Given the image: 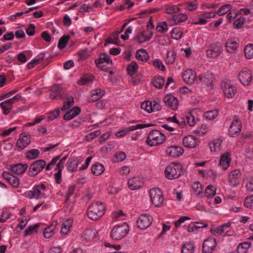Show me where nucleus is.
<instances>
[{
  "mask_svg": "<svg viewBox=\"0 0 253 253\" xmlns=\"http://www.w3.org/2000/svg\"><path fill=\"white\" fill-rule=\"evenodd\" d=\"M70 37L68 35H64L61 37L58 41V47L62 49L65 48L66 46L67 42L70 39Z\"/></svg>",
  "mask_w": 253,
  "mask_h": 253,
  "instance_id": "55",
  "label": "nucleus"
},
{
  "mask_svg": "<svg viewBox=\"0 0 253 253\" xmlns=\"http://www.w3.org/2000/svg\"><path fill=\"white\" fill-rule=\"evenodd\" d=\"M222 141L220 139H216L211 142L210 144L211 150L213 152H218L220 150V146Z\"/></svg>",
  "mask_w": 253,
  "mask_h": 253,
  "instance_id": "48",
  "label": "nucleus"
},
{
  "mask_svg": "<svg viewBox=\"0 0 253 253\" xmlns=\"http://www.w3.org/2000/svg\"><path fill=\"white\" fill-rule=\"evenodd\" d=\"M216 247V240L209 237L206 239L203 244L202 252L204 253H212Z\"/></svg>",
  "mask_w": 253,
  "mask_h": 253,
  "instance_id": "15",
  "label": "nucleus"
},
{
  "mask_svg": "<svg viewBox=\"0 0 253 253\" xmlns=\"http://www.w3.org/2000/svg\"><path fill=\"white\" fill-rule=\"evenodd\" d=\"M251 243L249 242L241 243L239 244L237 248L238 253H247L249 249L251 247Z\"/></svg>",
  "mask_w": 253,
  "mask_h": 253,
  "instance_id": "42",
  "label": "nucleus"
},
{
  "mask_svg": "<svg viewBox=\"0 0 253 253\" xmlns=\"http://www.w3.org/2000/svg\"><path fill=\"white\" fill-rule=\"evenodd\" d=\"M46 188L43 184L35 185L31 190L25 193V196L30 199H36L37 200L45 198Z\"/></svg>",
  "mask_w": 253,
  "mask_h": 253,
  "instance_id": "4",
  "label": "nucleus"
},
{
  "mask_svg": "<svg viewBox=\"0 0 253 253\" xmlns=\"http://www.w3.org/2000/svg\"><path fill=\"white\" fill-rule=\"evenodd\" d=\"M93 79L94 77L92 75H85L78 81V84L80 85L87 84L92 82Z\"/></svg>",
  "mask_w": 253,
  "mask_h": 253,
  "instance_id": "44",
  "label": "nucleus"
},
{
  "mask_svg": "<svg viewBox=\"0 0 253 253\" xmlns=\"http://www.w3.org/2000/svg\"><path fill=\"white\" fill-rule=\"evenodd\" d=\"M184 82L187 84H192L196 78V73L191 69L186 70L182 74Z\"/></svg>",
  "mask_w": 253,
  "mask_h": 253,
  "instance_id": "27",
  "label": "nucleus"
},
{
  "mask_svg": "<svg viewBox=\"0 0 253 253\" xmlns=\"http://www.w3.org/2000/svg\"><path fill=\"white\" fill-rule=\"evenodd\" d=\"M71 227V222L69 220H67L66 222H64L62 225L60 231L61 233L62 234L66 235Z\"/></svg>",
  "mask_w": 253,
  "mask_h": 253,
  "instance_id": "60",
  "label": "nucleus"
},
{
  "mask_svg": "<svg viewBox=\"0 0 253 253\" xmlns=\"http://www.w3.org/2000/svg\"><path fill=\"white\" fill-rule=\"evenodd\" d=\"M188 16L186 14L180 13L178 14H173L171 16L170 20L172 22L173 25H178L182 22L185 21L187 19Z\"/></svg>",
  "mask_w": 253,
  "mask_h": 253,
  "instance_id": "34",
  "label": "nucleus"
},
{
  "mask_svg": "<svg viewBox=\"0 0 253 253\" xmlns=\"http://www.w3.org/2000/svg\"><path fill=\"white\" fill-rule=\"evenodd\" d=\"M216 188L211 185H209L205 190V196L208 198H211L216 194Z\"/></svg>",
  "mask_w": 253,
  "mask_h": 253,
  "instance_id": "53",
  "label": "nucleus"
},
{
  "mask_svg": "<svg viewBox=\"0 0 253 253\" xmlns=\"http://www.w3.org/2000/svg\"><path fill=\"white\" fill-rule=\"evenodd\" d=\"M138 65L135 61H132L130 64L127 65V73L130 76H133L138 69Z\"/></svg>",
  "mask_w": 253,
  "mask_h": 253,
  "instance_id": "51",
  "label": "nucleus"
},
{
  "mask_svg": "<svg viewBox=\"0 0 253 253\" xmlns=\"http://www.w3.org/2000/svg\"><path fill=\"white\" fill-rule=\"evenodd\" d=\"M176 55V52L174 51H168L165 59L166 62L170 65L173 64L175 62Z\"/></svg>",
  "mask_w": 253,
  "mask_h": 253,
  "instance_id": "46",
  "label": "nucleus"
},
{
  "mask_svg": "<svg viewBox=\"0 0 253 253\" xmlns=\"http://www.w3.org/2000/svg\"><path fill=\"white\" fill-rule=\"evenodd\" d=\"M95 63L98 68L101 70H104L103 69L104 63L111 65L112 64V60H111L110 55L107 53H103L100 54L99 58L95 60Z\"/></svg>",
  "mask_w": 253,
  "mask_h": 253,
  "instance_id": "20",
  "label": "nucleus"
},
{
  "mask_svg": "<svg viewBox=\"0 0 253 253\" xmlns=\"http://www.w3.org/2000/svg\"><path fill=\"white\" fill-rule=\"evenodd\" d=\"M192 188L195 193L198 195H199L202 193L203 190L202 186L199 182H196L193 183L192 185Z\"/></svg>",
  "mask_w": 253,
  "mask_h": 253,
  "instance_id": "61",
  "label": "nucleus"
},
{
  "mask_svg": "<svg viewBox=\"0 0 253 253\" xmlns=\"http://www.w3.org/2000/svg\"><path fill=\"white\" fill-rule=\"evenodd\" d=\"M153 218L150 214L143 213L141 214L137 220L138 228L144 230L149 227L152 223Z\"/></svg>",
  "mask_w": 253,
  "mask_h": 253,
  "instance_id": "10",
  "label": "nucleus"
},
{
  "mask_svg": "<svg viewBox=\"0 0 253 253\" xmlns=\"http://www.w3.org/2000/svg\"><path fill=\"white\" fill-rule=\"evenodd\" d=\"M21 98V95L17 94L13 97L0 103V107L3 111V113L5 115H8L12 109L13 104L20 100Z\"/></svg>",
  "mask_w": 253,
  "mask_h": 253,
  "instance_id": "7",
  "label": "nucleus"
},
{
  "mask_svg": "<svg viewBox=\"0 0 253 253\" xmlns=\"http://www.w3.org/2000/svg\"><path fill=\"white\" fill-rule=\"evenodd\" d=\"M242 128V123L238 118H235L232 121L229 126L228 134L230 137H235L238 135Z\"/></svg>",
  "mask_w": 253,
  "mask_h": 253,
  "instance_id": "8",
  "label": "nucleus"
},
{
  "mask_svg": "<svg viewBox=\"0 0 253 253\" xmlns=\"http://www.w3.org/2000/svg\"><path fill=\"white\" fill-rule=\"evenodd\" d=\"M183 174V166L180 164L171 163L165 170V175L169 180L177 179Z\"/></svg>",
  "mask_w": 253,
  "mask_h": 253,
  "instance_id": "2",
  "label": "nucleus"
},
{
  "mask_svg": "<svg viewBox=\"0 0 253 253\" xmlns=\"http://www.w3.org/2000/svg\"><path fill=\"white\" fill-rule=\"evenodd\" d=\"M199 80L206 86H211L213 82V75L210 72H206L199 76Z\"/></svg>",
  "mask_w": 253,
  "mask_h": 253,
  "instance_id": "31",
  "label": "nucleus"
},
{
  "mask_svg": "<svg viewBox=\"0 0 253 253\" xmlns=\"http://www.w3.org/2000/svg\"><path fill=\"white\" fill-rule=\"evenodd\" d=\"M40 151L37 149H31L26 153V158L28 160H34L38 157Z\"/></svg>",
  "mask_w": 253,
  "mask_h": 253,
  "instance_id": "47",
  "label": "nucleus"
},
{
  "mask_svg": "<svg viewBox=\"0 0 253 253\" xmlns=\"http://www.w3.org/2000/svg\"><path fill=\"white\" fill-rule=\"evenodd\" d=\"M151 202L156 207H161L164 204V198L161 190L158 188H153L150 190Z\"/></svg>",
  "mask_w": 253,
  "mask_h": 253,
  "instance_id": "6",
  "label": "nucleus"
},
{
  "mask_svg": "<svg viewBox=\"0 0 253 253\" xmlns=\"http://www.w3.org/2000/svg\"><path fill=\"white\" fill-rule=\"evenodd\" d=\"M253 136V134L251 132L249 131H243L238 138L237 143L238 145H243L249 141Z\"/></svg>",
  "mask_w": 253,
  "mask_h": 253,
  "instance_id": "35",
  "label": "nucleus"
},
{
  "mask_svg": "<svg viewBox=\"0 0 253 253\" xmlns=\"http://www.w3.org/2000/svg\"><path fill=\"white\" fill-rule=\"evenodd\" d=\"M128 232V226L126 223L116 225L111 230V237L113 240H119L126 236Z\"/></svg>",
  "mask_w": 253,
  "mask_h": 253,
  "instance_id": "5",
  "label": "nucleus"
},
{
  "mask_svg": "<svg viewBox=\"0 0 253 253\" xmlns=\"http://www.w3.org/2000/svg\"><path fill=\"white\" fill-rule=\"evenodd\" d=\"M231 161V154L229 152H225L220 156L219 166L223 170H225L229 167Z\"/></svg>",
  "mask_w": 253,
  "mask_h": 253,
  "instance_id": "21",
  "label": "nucleus"
},
{
  "mask_svg": "<svg viewBox=\"0 0 253 253\" xmlns=\"http://www.w3.org/2000/svg\"><path fill=\"white\" fill-rule=\"evenodd\" d=\"M105 168L104 166L99 163H96L93 164L91 167V172L95 175H100L104 171Z\"/></svg>",
  "mask_w": 253,
  "mask_h": 253,
  "instance_id": "36",
  "label": "nucleus"
},
{
  "mask_svg": "<svg viewBox=\"0 0 253 253\" xmlns=\"http://www.w3.org/2000/svg\"><path fill=\"white\" fill-rule=\"evenodd\" d=\"M128 188L131 190H135L141 187L142 182L139 177H132L128 179Z\"/></svg>",
  "mask_w": 253,
  "mask_h": 253,
  "instance_id": "32",
  "label": "nucleus"
},
{
  "mask_svg": "<svg viewBox=\"0 0 253 253\" xmlns=\"http://www.w3.org/2000/svg\"><path fill=\"white\" fill-rule=\"evenodd\" d=\"M166 139V136L165 134L154 129L149 132L145 143L149 146H155L163 143Z\"/></svg>",
  "mask_w": 253,
  "mask_h": 253,
  "instance_id": "3",
  "label": "nucleus"
},
{
  "mask_svg": "<svg viewBox=\"0 0 253 253\" xmlns=\"http://www.w3.org/2000/svg\"><path fill=\"white\" fill-rule=\"evenodd\" d=\"M141 108L149 113L152 112V101L149 100L144 101L141 105Z\"/></svg>",
  "mask_w": 253,
  "mask_h": 253,
  "instance_id": "57",
  "label": "nucleus"
},
{
  "mask_svg": "<svg viewBox=\"0 0 253 253\" xmlns=\"http://www.w3.org/2000/svg\"><path fill=\"white\" fill-rule=\"evenodd\" d=\"M231 222H228L224 223L219 227H213L211 229V232L215 236L221 235L223 233L227 234L229 229L231 226Z\"/></svg>",
  "mask_w": 253,
  "mask_h": 253,
  "instance_id": "25",
  "label": "nucleus"
},
{
  "mask_svg": "<svg viewBox=\"0 0 253 253\" xmlns=\"http://www.w3.org/2000/svg\"><path fill=\"white\" fill-rule=\"evenodd\" d=\"M232 6L229 4H226L220 7L218 10L216 11V14L219 16H222L226 13H228L231 9Z\"/></svg>",
  "mask_w": 253,
  "mask_h": 253,
  "instance_id": "43",
  "label": "nucleus"
},
{
  "mask_svg": "<svg viewBox=\"0 0 253 253\" xmlns=\"http://www.w3.org/2000/svg\"><path fill=\"white\" fill-rule=\"evenodd\" d=\"M126 154L125 152L120 151L115 153L114 158H113V162L114 163H119L122 162L126 158Z\"/></svg>",
  "mask_w": 253,
  "mask_h": 253,
  "instance_id": "54",
  "label": "nucleus"
},
{
  "mask_svg": "<svg viewBox=\"0 0 253 253\" xmlns=\"http://www.w3.org/2000/svg\"><path fill=\"white\" fill-rule=\"evenodd\" d=\"M218 115V111L217 109L207 111L204 114L205 118L209 120H212L216 118Z\"/></svg>",
  "mask_w": 253,
  "mask_h": 253,
  "instance_id": "49",
  "label": "nucleus"
},
{
  "mask_svg": "<svg viewBox=\"0 0 253 253\" xmlns=\"http://www.w3.org/2000/svg\"><path fill=\"white\" fill-rule=\"evenodd\" d=\"M39 227V225L36 224L33 226H30L24 232V236H28L31 235L33 233L37 232V229Z\"/></svg>",
  "mask_w": 253,
  "mask_h": 253,
  "instance_id": "59",
  "label": "nucleus"
},
{
  "mask_svg": "<svg viewBox=\"0 0 253 253\" xmlns=\"http://www.w3.org/2000/svg\"><path fill=\"white\" fill-rule=\"evenodd\" d=\"M105 212V205L102 202H97L92 203L87 209V216L92 220L100 218Z\"/></svg>",
  "mask_w": 253,
  "mask_h": 253,
  "instance_id": "1",
  "label": "nucleus"
},
{
  "mask_svg": "<svg viewBox=\"0 0 253 253\" xmlns=\"http://www.w3.org/2000/svg\"><path fill=\"white\" fill-rule=\"evenodd\" d=\"M164 102L166 106L173 110H175L178 108L177 99L171 94H167L164 98Z\"/></svg>",
  "mask_w": 253,
  "mask_h": 253,
  "instance_id": "22",
  "label": "nucleus"
},
{
  "mask_svg": "<svg viewBox=\"0 0 253 253\" xmlns=\"http://www.w3.org/2000/svg\"><path fill=\"white\" fill-rule=\"evenodd\" d=\"M56 228V224L52 223L50 226L47 227L44 231V237L46 239L51 238L54 234V230Z\"/></svg>",
  "mask_w": 253,
  "mask_h": 253,
  "instance_id": "41",
  "label": "nucleus"
},
{
  "mask_svg": "<svg viewBox=\"0 0 253 253\" xmlns=\"http://www.w3.org/2000/svg\"><path fill=\"white\" fill-rule=\"evenodd\" d=\"M152 36L153 33L151 31L148 30L140 31L133 38V41L139 43H142L149 41Z\"/></svg>",
  "mask_w": 253,
  "mask_h": 253,
  "instance_id": "17",
  "label": "nucleus"
},
{
  "mask_svg": "<svg viewBox=\"0 0 253 253\" xmlns=\"http://www.w3.org/2000/svg\"><path fill=\"white\" fill-rule=\"evenodd\" d=\"M96 236V231L93 229H87L82 234V241L88 242L93 240Z\"/></svg>",
  "mask_w": 253,
  "mask_h": 253,
  "instance_id": "30",
  "label": "nucleus"
},
{
  "mask_svg": "<svg viewBox=\"0 0 253 253\" xmlns=\"http://www.w3.org/2000/svg\"><path fill=\"white\" fill-rule=\"evenodd\" d=\"M171 37L176 40L180 39L183 35V32L181 28L175 27L170 32Z\"/></svg>",
  "mask_w": 253,
  "mask_h": 253,
  "instance_id": "40",
  "label": "nucleus"
},
{
  "mask_svg": "<svg viewBox=\"0 0 253 253\" xmlns=\"http://www.w3.org/2000/svg\"><path fill=\"white\" fill-rule=\"evenodd\" d=\"M195 246L192 242H186L181 248V253H194Z\"/></svg>",
  "mask_w": 253,
  "mask_h": 253,
  "instance_id": "38",
  "label": "nucleus"
},
{
  "mask_svg": "<svg viewBox=\"0 0 253 253\" xmlns=\"http://www.w3.org/2000/svg\"><path fill=\"white\" fill-rule=\"evenodd\" d=\"M44 58V56L43 54H40L28 63L27 65V68L29 69L33 68L36 65L40 63Z\"/></svg>",
  "mask_w": 253,
  "mask_h": 253,
  "instance_id": "37",
  "label": "nucleus"
},
{
  "mask_svg": "<svg viewBox=\"0 0 253 253\" xmlns=\"http://www.w3.org/2000/svg\"><path fill=\"white\" fill-rule=\"evenodd\" d=\"M50 98L53 99H60L64 98L65 93L62 86L59 84L53 85L50 90Z\"/></svg>",
  "mask_w": 253,
  "mask_h": 253,
  "instance_id": "12",
  "label": "nucleus"
},
{
  "mask_svg": "<svg viewBox=\"0 0 253 253\" xmlns=\"http://www.w3.org/2000/svg\"><path fill=\"white\" fill-rule=\"evenodd\" d=\"M225 47L228 52L235 53L239 47V42L234 38H229L225 42Z\"/></svg>",
  "mask_w": 253,
  "mask_h": 253,
  "instance_id": "23",
  "label": "nucleus"
},
{
  "mask_svg": "<svg viewBox=\"0 0 253 253\" xmlns=\"http://www.w3.org/2000/svg\"><path fill=\"white\" fill-rule=\"evenodd\" d=\"M156 30L159 33H165L168 30V25L167 22L159 23L156 26Z\"/></svg>",
  "mask_w": 253,
  "mask_h": 253,
  "instance_id": "56",
  "label": "nucleus"
},
{
  "mask_svg": "<svg viewBox=\"0 0 253 253\" xmlns=\"http://www.w3.org/2000/svg\"><path fill=\"white\" fill-rule=\"evenodd\" d=\"M182 143L185 147L194 148L198 145V139L194 135H188L183 138Z\"/></svg>",
  "mask_w": 253,
  "mask_h": 253,
  "instance_id": "24",
  "label": "nucleus"
},
{
  "mask_svg": "<svg viewBox=\"0 0 253 253\" xmlns=\"http://www.w3.org/2000/svg\"><path fill=\"white\" fill-rule=\"evenodd\" d=\"M135 57L137 59L142 61H147L149 58L148 53L143 49L138 50L136 53Z\"/></svg>",
  "mask_w": 253,
  "mask_h": 253,
  "instance_id": "39",
  "label": "nucleus"
},
{
  "mask_svg": "<svg viewBox=\"0 0 253 253\" xmlns=\"http://www.w3.org/2000/svg\"><path fill=\"white\" fill-rule=\"evenodd\" d=\"M45 165L46 162L44 160H39L35 161L30 167L29 174L32 176L36 175L43 169Z\"/></svg>",
  "mask_w": 253,
  "mask_h": 253,
  "instance_id": "14",
  "label": "nucleus"
},
{
  "mask_svg": "<svg viewBox=\"0 0 253 253\" xmlns=\"http://www.w3.org/2000/svg\"><path fill=\"white\" fill-rule=\"evenodd\" d=\"M60 114L59 108L55 109L54 111L50 112L47 116L46 118L48 121H52L58 117Z\"/></svg>",
  "mask_w": 253,
  "mask_h": 253,
  "instance_id": "62",
  "label": "nucleus"
},
{
  "mask_svg": "<svg viewBox=\"0 0 253 253\" xmlns=\"http://www.w3.org/2000/svg\"><path fill=\"white\" fill-rule=\"evenodd\" d=\"M105 91L100 88H96L90 91V96L87 101L89 102H94L101 99L104 94Z\"/></svg>",
  "mask_w": 253,
  "mask_h": 253,
  "instance_id": "28",
  "label": "nucleus"
},
{
  "mask_svg": "<svg viewBox=\"0 0 253 253\" xmlns=\"http://www.w3.org/2000/svg\"><path fill=\"white\" fill-rule=\"evenodd\" d=\"M67 101L64 102L63 106L61 108V110L65 111L69 109L74 103V99L72 97L70 96L67 98Z\"/></svg>",
  "mask_w": 253,
  "mask_h": 253,
  "instance_id": "63",
  "label": "nucleus"
},
{
  "mask_svg": "<svg viewBox=\"0 0 253 253\" xmlns=\"http://www.w3.org/2000/svg\"><path fill=\"white\" fill-rule=\"evenodd\" d=\"M184 152L183 149L178 146H171L166 150L167 154L173 158H177L180 156Z\"/></svg>",
  "mask_w": 253,
  "mask_h": 253,
  "instance_id": "26",
  "label": "nucleus"
},
{
  "mask_svg": "<svg viewBox=\"0 0 253 253\" xmlns=\"http://www.w3.org/2000/svg\"><path fill=\"white\" fill-rule=\"evenodd\" d=\"M223 51V47L219 42L213 43L209 46L206 53L208 57L216 58L218 57Z\"/></svg>",
  "mask_w": 253,
  "mask_h": 253,
  "instance_id": "9",
  "label": "nucleus"
},
{
  "mask_svg": "<svg viewBox=\"0 0 253 253\" xmlns=\"http://www.w3.org/2000/svg\"><path fill=\"white\" fill-rule=\"evenodd\" d=\"M245 206L248 208H253V195L249 197H247L244 201Z\"/></svg>",
  "mask_w": 253,
  "mask_h": 253,
  "instance_id": "64",
  "label": "nucleus"
},
{
  "mask_svg": "<svg viewBox=\"0 0 253 253\" xmlns=\"http://www.w3.org/2000/svg\"><path fill=\"white\" fill-rule=\"evenodd\" d=\"M221 88L224 95L228 98H232L237 93V88L229 82H222Z\"/></svg>",
  "mask_w": 253,
  "mask_h": 253,
  "instance_id": "11",
  "label": "nucleus"
},
{
  "mask_svg": "<svg viewBox=\"0 0 253 253\" xmlns=\"http://www.w3.org/2000/svg\"><path fill=\"white\" fill-rule=\"evenodd\" d=\"M119 33H117V32L113 33L106 40L105 44H106V43L117 44L119 41Z\"/></svg>",
  "mask_w": 253,
  "mask_h": 253,
  "instance_id": "50",
  "label": "nucleus"
},
{
  "mask_svg": "<svg viewBox=\"0 0 253 253\" xmlns=\"http://www.w3.org/2000/svg\"><path fill=\"white\" fill-rule=\"evenodd\" d=\"M28 166L27 164H22L21 163L11 165L10 170L11 171L16 174H22L27 170Z\"/></svg>",
  "mask_w": 253,
  "mask_h": 253,
  "instance_id": "33",
  "label": "nucleus"
},
{
  "mask_svg": "<svg viewBox=\"0 0 253 253\" xmlns=\"http://www.w3.org/2000/svg\"><path fill=\"white\" fill-rule=\"evenodd\" d=\"M244 54L247 59L253 58V44H248L244 48Z\"/></svg>",
  "mask_w": 253,
  "mask_h": 253,
  "instance_id": "45",
  "label": "nucleus"
},
{
  "mask_svg": "<svg viewBox=\"0 0 253 253\" xmlns=\"http://www.w3.org/2000/svg\"><path fill=\"white\" fill-rule=\"evenodd\" d=\"M149 126H150L149 125L144 124H137L134 126L126 127L122 130H119L116 133V135L117 137H123L126 135L127 133H129L130 131H132L138 129L146 128Z\"/></svg>",
  "mask_w": 253,
  "mask_h": 253,
  "instance_id": "19",
  "label": "nucleus"
},
{
  "mask_svg": "<svg viewBox=\"0 0 253 253\" xmlns=\"http://www.w3.org/2000/svg\"><path fill=\"white\" fill-rule=\"evenodd\" d=\"M81 162L82 161L79 157L68 160L66 166L67 169L71 172L76 171Z\"/></svg>",
  "mask_w": 253,
  "mask_h": 253,
  "instance_id": "29",
  "label": "nucleus"
},
{
  "mask_svg": "<svg viewBox=\"0 0 253 253\" xmlns=\"http://www.w3.org/2000/svg\"><path fill=\"white\" fill-rule=\"evenodd\" d=\"M245 22V18L240 17L237 19L233 23V27L235 29H239L241 28Z\"/></svg>",
  "mask_w": 253,
  "mask_h": 253,
  "instance_id": "58",
  "label": "nucleus"
},
{
  "mask_svg": "<svg viewBox=\"0 0 253 253\" xmlns=\"http://www.w3.org/2000/svg\"><path fill=\"white\" fill-rule=\"evenodd\" d=\"M30 135L26 133H22L20 134L16 143L17 148L21 151L25 148L31 142Z\"/></svg>",
  "mask_w": 253,
  "mask_h": 253,
  "instance_id": "18",
  "label": "nucleus"
},
{
  "mask_svg": "<svg viewBox=\"0 0 253 253\" xmlns=\"http://www.w3.org/2000/svg\"><path fill=\"white\" fill-rule=\"evenodd\" d=\"M152 82L155 87L157 88H161L163 87L165 81L163 78L158 77L154 78Z\"/></svg>",
  "mask_w": 253,
  "mask_h": 253,
  "instance_id": "52",
  "label": "nucleus"
},
{
  "mask_svg": "<svg viewBox=\"0 0 253 253\" xmlns=\"http://www.w3.org/2000/svg\"><path fill=\"white\" fill-rule=\"evenodd\" d=\"M238 77L242 84L248 85L252 80V73L250 70L244 68L239 73Z\"/></svg>",
  "mask_w": 253,
  "mask_h": 253,
  "instance_id": "16",
  "label": "nucleus"
},
{
  "mask_svg": "<svg viewBox=\"0 0 253 253\" xmlns=\"http://www.w3.org/2000/svg\"><path fill=\"white\" fill-rule=\"evenodd\" d=\"M241 172L239 169H235L231 170L228 174V182L232 187L237 186L241 178Z\"/></svg>",
  "mask_w": 253,
  "mask_h": 253,
  "instance_id": "13",
  "label": "nucleus"
}]
</instances>
